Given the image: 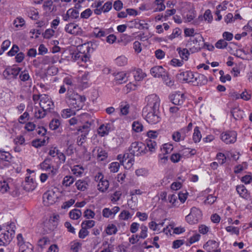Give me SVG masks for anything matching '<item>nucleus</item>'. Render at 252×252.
Masks as SVG:
<instances>
[{
    "label": "nucleus",
    "instance_id": "2f4dec72",
    "mask_svg": "<svg viewBox=\"0 0 252 252\" xmlns=\"http://www.w3.org/2000/svg\"><path fill=\"white\" fill-rule=\"evenodd\" d=\"M180 108L181 106H173L169 108V112L171 119L175 120L180 117L181 114Z\"/></svg>",
    "mask_w": 252,
    "mask_h": 252
},
{
    "label": "nucleus",
    "instance_id": "c03bdc74",
    "mask_svg": "<svg viewBox=\"0 0 252 252\" xmlns=\"http://www.w3.org/2000/svg\"><path fill=\"white\" fill-rule=\"evenodd\" d=\"M164 0H155L154 2V7L155 11H163L165 8Z\"/></svg>",
    "mask_w": 252,
    "mask_h": 252
},
{
    "label": "nucleus",
    "instance_id": "bf43d9fd",
    "mask_svg": "<svg viewBox=\"0 0 252 252\" xmlns=\"http://www.w3.org/2000/svg\"><path fill=\"white\" fill-rule=\"evenodd\" d=\"M74 182V178L70 175L65 176L62 181V185L64 187L70 186Z\"/></svg>",
    "mask_w": 252,
    "mask_h": 252
},
{
    "label": "nucleus",
    "instance_id": "f704fd0d",
    "mask_svg": "<svg viewBox=\"0 0 252 252\" xmlns=\"http://www.w3.org/2000/svg\"><path fill=\"white\" fill-rule=\"evenodd\" d=\"M146 146L147 149V152H149L151 154L155 153L157 149V142L154 140L146 139Z\"/></svg>",
    "mask_w": 252,
    "mask_h": 252
},
{
    "label": "nucleus",
    "instance_id": "09e8293b",
    "mask_svg": "<svg viewBox=\"0 0 252 252\" xmlns=\"http://www.w3.org/2000/svg\"><path fill=\"white\" fill-rule=\"evenodd\" d=\"M76 111L70 107L69 108L64 109L62 110L61 115L63 118L66 119L70 116L75 115Z\"/></svg>",
    "mask_w": 252,
    "mask_h": 252
},
{
    "label": "nucleus",
    "instance_id": "39448f33",
    "mask_svg": "<svg viewBox=\"0 0 252 252\" xmlns=\"http://www.w3.org/2000/svg\"><path fill=\"white\" fill-rule=\"evenodd\" d=\"M142 115L147 122L151 125L156 124L161 120L159 110H147L145 112L143 109Z\"/></svg>",
    "mask_w": 252,
    "mask_h": 252
},
{
    "label": "nucleus",
    "instance_id": "58836bf2",
    "mask_svg": "<svg viewBox=\"0 0 252 252\" xmlns=\"http://www.w3.org/2000/svg\"><path fill=\"white\" fill-rule=\"evenodd\" d=\"M112 6V2H110V1H107V2H105L104 4V5L102 6L101 10L96 9L95 11V14L100 15L102 12H103V13L108 12L111 9Z\"/></svg>",
    "mask_w": 252,
    "mask_h": 252
},
{
    "label": "nucleus",
    "instance_id": "1a4fd4ad",
    "mask_svg": "<svg viewBox=\"0 0 252 252\" xmlns=\"http://www.w3.org/2000/svg\"><path fill=\"white\" fill-rule=\"evenodd\" d=\"M58 195L56 191L51 189L47 191L43 195V203L46 206L54 204L57 200Z\"/></svg>",
    "mask_w": 252,
    "mask_h": 252
},
{
    "label": "nucleus",
    "instance_id": "6ab92c4d",
    "mask_svg": "<svg viewBox=\"0 0 252 252\" xmlns=\"http://www.w3.org/2000/svg\"><path fill=\"white\" fill-rule=\"evenodd\" d=\"M37 183L36 182L34 176H27L25 179L24 185L25 189L28 191H31L35 189Z\"/></svg>",
    "mask_w": 252,
    "mask_h": 252
},
{
    "label": "nucleus",
    "instance_id": "20e7f679",
    "mask_svg": "<svg viewBox=\"0 0 252 252\" xmlns=\"http://www.w3.org/2000/svg\"><path fill=\"white\" fill-rule=\"evenodd\" d=\"M202 213L201 210L195 207L190 210L189 214L185 217L186 221L190 225L195 224L201 220Z\"/></svg>",
    "mask_w": 252,
    "mask_h": 252
},
{
    "label": "nucleus",
    "instance_id": "052dcab7",
    "mask_svg": "<svg viewBox=\"0 0 252 252\" xmlns=\"http://www.w3.org/2000/svg\"><path fill=\"white\" fill-rule=\"evenodd\" d=\"M81 211L79 209H74L71 210L69 212V217L72 220H78L81 217Z\"/></svg>",
    "mask_w": 252,
    "mask_h": 252
},
{
    "label": "nucleus",
    "instance_id": "72a5a7b5",
    "mask_svg": "<svg viewBox=\"0 0 252 252\" xmlns=\"http://www.w3.org/2000/svg\"><path fill=\"white\" fill-rule=\"evenodd\" d=\"M177 51L183 62L184 61H187L189 60L190 53L188 49L178 47L177 48Z\"/></svg>",
    "mask_w": 252,
    "mask_h": 252
},
{
    "label": "nucleus",
    "instance_id": "774afa93",
    "mask_svg": "<svg viewBox=\"0 0 252 252\" xmlns=\"http://www.w3.org/2000/svg\"><path fill=\"white\" fill-rule=\"evenodd\" d=\"M25 24L24 19L20 17H17L13 21V24L15 28L20 29Z\"/></svg>",
    "mask_w": 252,
    "mask_h": 252
},
{
    "label": "nucleus",
    "instance_id": "4c0bfd02",
    "mask_svg": "<svg viewBox=\"0 0 252 252\" xmlns=\"http://www.w3.org/2000/svg\"><path fill=\"white\" fill-rule=\"evenodd\" d=\"M90 62V56L87 54H82L80 60L77 62L80 66L87 68L88 66V63Z\"/></svg>",
    "mask_w": 252,
    "mask_h": 252
},
{
    "label": "nucleus",
    "instance_id": "c85d7f7f",
    "mask_svg": "<svg viewBox=\"0 0 252 252\" xmlns=\"http://www.w3.org/2000/svg\"><path fill=\"white\" fill-rule=\"evenodd\" d=\"M115 82L116 84H121L127 81L128 77L126 71H120L114 74Z\"/></svg>",
    "mask_w": 252,
    "mask_h": 252
},
{
    "label": "nucleus",
    "instance_id": "69168bd1",
    "mask_svg": "<svg viewBox=\"0 0 252 252\" xmlns=\"http://www.w3.org/2000/svg\"><path fill=\"white\" fill-rule=\"evenodd\" d=\"M134 162V159L133 157L132 156H129L128 154V157L126 158V161L125 162L124 164H123V165L124 166L125 168L129 169L132 166Z\"/></svg>",
    "mask_w": 252,
    "mask_h": 252
},
{
    "label": "nucleus",
    "instance_id": "de8ad7c7",
    "mask_svg": "<svg viewBox=\"0 0 252 252\" xmlns=\"http://www.w3.org/2000/svg\"><path fill=\"white\" fill-rule=\"evenodd\" d=\"M71 171L75 176L80 177L84 173V168L82 166L76 165L72 167Z\"/></svg>",
    "mask_w": 252,
    "mask_h": 252
},
{
    "label": "nucleus",
    "instance_id": "e2e57ef3",
    "mask_svg": "<svg viewBox=\"0 0 252 252\" xmlns=\"http://www.w3.org/2000/svg\"><path fill=\"white\" fill-rule=\"evenodd\" d=\"M129 106L126 102H122L120 105V112L122 115H126L129 112Z\"/></svg>",
    "mask_w": 252,
    "mask_h": 252
},
{
    "label": "nucleus",
    "instance_id": "ea45409f",
    "mask_svg": "<svg viewBox=\"0 0 252 252\" xmlns=\"http://www.w3.org/2000/svg\"><path fill=\"white\" fill-rule=\"evenodd\" d=\"M173 149V144L170 142L164 143L161 147V151L164 155L171 153Z\"/></svg>",
    "mask_w": 252,
    "mask_h": 252
},
{
    "label": "nucleus",
    "instance_id": "f03ea898",
    "mask_svg": "<svg viewBox=\"0 0 252 252\" xmlns=\"http://www.w3.org/2000/svg\"><path fill=\"white\" fill-rule=\"evenodd\" d=\"M68 95V104L70 107L74 109L76 111L82 109L84 103L86 100V97L84 95H81L76 93H72Z\"/></svg>",
    "mask_w": 252,
    "mask_h": 252
},
{
    "label": "nucleus",
    "instance_id": "49530a36",
    "mask_svg": "<svg viewBox=\"0 0 252 252\" xmlns=\"http://www.w3.org/2000/svg\"><path fill=\"white\" fill-rule=\"evenodd\" d=\"M132 216L133 214L128 211L124 210L121 212L118 218L120 220H128L132 218Z\"/></svg>",
    "mask_w": 252,
    "mask_h": 252
},
{
    "label": "nucleus",
    "instance_id": "423d86ee",
    "mask_svg": "<svg viewBox=\"0 0 252 252\" xmlns=\"http://www.w3.org/2000/svg\"><path fill=\"white\" fill-rule=\"evenodd\" d=\"M129 150L130 153L135 156H143L147 153L145 144L140 141L132 142Z\"/></svg>",
    "mask_w": 252,
    "mask_h": 252
},
{
    "label": "nucleus",
    "instance_id": "5fc2aeb1",
    "mask_svg": "<svg viewBox=\"0 0 252 252\" xmlns=\"http://www.w3.org/2000/svg\"><path fill=\"white\" fill-rule=\"evenodd\" d=\"M50 243V239L46 237H43L38 241L37 245L39 247L43 249H44L47 245H49Z\"/></svg>",
    "mask_w": 252,
    "mask_h": 252
},
{
    "label": "nucleus",
    "instance_id": "7c9ffc66",
    "mask_svg": "<svg viewBox=\"0 0 252 252\" xmlns=\"http://www.w3.org/2000/svg\"><path fill=\"white\" fill-rule=\"evenodd\" d=\"M195 73L191 71H186L181 72L180 76L183 80L187 83H191L193 84Z\"/></svg>",
    "mask_w": 252,
    "mask_h": 252
},
{
    "label": "nucleus",
    "instance_id": "338daca9",
    "mask_svg": "<svg viewBox=\"0 0 252 252\" xmlns=\"http://www.w3.org/2000/svg\"><path fill=\"white\" fill-rule=\"evenodd\" d=\"M138 236L141 239H145L148 236V227L145 225L140 226V232Z\"/></svg>",
    "mask_w": 252,
    "mask_h": 252
},
{
    "label": "nucleus",
    "instance_id": "a878e982",
    "mask_svg": "<svg viewBox=\"0 0 252 252\" xmlns=\"http://www.w3.org/2000/svg\"><path fill=\"white\" fill-rule=\"evenodd\" d=\"M211 192V189L209 188H208L201 192V195L206 197V199L204 201L205 204H212L216 201L217 199V197L216 196L210 194Z\"/></svg>",
    "mask_w": 252,
    "mask_h": 252
},
{
    "label": "nucleus",
    "instance_id": "b1692460",
    "mask_svg": "<svg viewBox=\"0 0 252 252\" xmlns=\"http://www.w3.org/2000/svg\"><path fill=\"white\" fill-rule=\"evenodd\" d=\"M94 44L90 41L85 42L78 46V50L82 54L89 55L94 51Z\"/></svg>",
    "mask_w": 252,
    "mask_h": 252
},
{
    "label": "nucleus",
    "instance_id": "cd10ccee",
    "mask_svg": "<svg viewBox=\"0 0 252 252\" xmlns=\"http://www.w3.org/2000/svg\"><path fill=\"white\" fill-rule=\"evenodd\" d=\"M208 79L206 76L202 74L195 73L193 85L195 86L204 85L207 83Z\"/></svg>",
    "mask_w": 252,
    "mask_h": 252
},
{
    "label": "nucleus",
    "instance_id": "f8f14e48",
    "mask_svg": "<svg viewBox=\"0 0 252 252\" xmlns=\"http://www.w3.org/2000/svg\"><path fill=\"white\" fill-rule=\"evenodd\" d=\"M18 245L19 247V252H33V247L29 242H25L22 234H18L17 236Z\"/></svg>",
    "mask_w": 252,
    "mask_h": 252
},
{
    "label": "nucleus",
    "instance_id": "f257e3e1",
    "mask_svg": "<svg viewBox=\"0 0 252 252\" xmlns=\"http://www.w3.org/2000/svg\"><path fill=\"white\" fill-rule=\"evenodd\" d=\"M15 229L13 222H8L0 226V246L9 244L14 237Z\"/></svg>",
    "mask_w": 252,
    "mask_h": 252
},
{
    "label": "nucleus",
    "instance_id": "f3484780",
    "mask_svg": "<svg viewBox=\"0 0 252 252\" xmlns=\"http://www.w3.org/2000/svg\"><path fill=\"white\" fill-rule=\"evenodd\" d=\"M64 30L66 32L74 35H79L82 32L81 27L75 23H70L66 24Z\"/></svg>",
    "mask_w": 252,
    "mask_h": 252
},
{
    "label": "nucleus",
    "instance_id": "7ed1b4c3",
    "mask_svg": "<svg viewBox=\"0 0 252 252\" xmlns=\"http://www.w3.org/2000/svg\"><path fill=\"white\" fill-rule=\"evenodd\" d=\"M146 106L143 108L145 112L147 110H159L160 104L159 97L156 94H152L147 96L145 98Z\"/></svg>",
    "mask_w": 252,
    "mask_h": 252
},
{
    "label": "nucleus",
    "instance_id": "6e6d98bb",
    "mask_svg": "<svg viewBox=\"0 0 252 252\" xmlns=\"http://www.w3.org/2000/svg\"><path fill=\"white\" fill-rule=\"evenodd\" d=\"M132 130L137 133L142 132L143 130L144 127L141 123L139 121H134L132 124Z\"/></svg>",
    "mask_w": 252,
    "mask_h": 252
},
{
    "label": "nucleus",
    "instance_id": "473e14b6",
    "mask_svg": "<svg viewBox=\"0 0 252 252\" xmlns=\"http://www.w3.org/2000/svg\"><path fill=\"white\" fill-rule=\"evenodd\" d=\"M236 191L240 196L244 199H248L250 197V193L246 187L243 185L237 186L236 187Z\"/></svg>",
    "mask_w": 252,
    "mask_h": 252
},
{
    "label": "nucleus",
    "instance_id": "4468645a",
    "mask_svg": "<svg viewBox=\"0 0 252 252\" xmlns=\"http://www.w3.org/2000/svg\"><path fill=\"white\" fill-rule=\"evenodd\" d=\"M169 99L174 105L181 106L186 100L185 94L180 92H176L169 95Z\"/></svg>",
    "mask_w": 252,
    "mask_h": 252
},
{
    "label": "nucleus",
    "instance_id": "4be33fe9",
    "mask_svg": "<svg viewBox=\"0 0 252 252\" xmlns=\"http://www.w3.org/2000/svg\"><path fill=\"white\" fill-rule=\"evenodd\" d=\"M79 10L71 8L67 10L66 13L62 15L63 19L64 21H68L70 20L76 19L79 17Z\"/></svg>",
    "mask_w": 252,
    "mask_h": 252
},
{
    "label": "nucleus",
    "instance_id": "79ce46f5",
    "mask_svg": "<svg viewBox=\"0 0 252 252\" xmlns=\"http://www.w3.org/2000/svg\"><path fill=\"white\" fill-rule=\"evenodd\" d=\"M202 138V135L198 126H195L192 135V140L195 143H199Z\"/></svg>",
    "mask_w": 252,
    "mask_h": 252
},
{
    "label": "nucleus",
    "instance_id": "37998d69",
    "mask_svg": "<svg viewBox=\"0 0 252 252\" xmlns=\"http://www.w3.org/2000/svg\"><path fill=\"white\" fill-rule=\"evenodd\" d=\"M108 157L107 153L102 148H98L97 149L96 158L98 160L103 161L105 160Z\"/></svg>",
    "mask_w": 252,
    "mask_h": 252
},
{
    "label": "nucleus",
    "instance_id": "a19ab883",
    "mask_svg": "<svg viewBox=\"0 0 252 252\" xmlns=\"http://www.w3.org/2000/svg\"><path fill=\"white\" fill-rule=\"evenodd\" d=\"M42 36L44 39H49L52 38L56 37L57 34L55 31L52 28L46 29L43 33Z\"/></svg>",
    "mask_w": 252,
    "mask_h": 252
},
{
    "label": "nucleus",
    "instance_id": "e433bc0d",
    "mask_svg": "<svg viewBox=\"0 0 252 252\" xmlns=\"http://www.w3.org/2000/svg\"><path fill=\"white\" fill-rule=\"evenodd\" d=\"M218 247V244L214 240H209L203 246L204 249L208 252H212Z\"/></svg>",
    "mask_w": 252,
    "mask_h": 252
},
{
    "label": "nucleus",
    "instance_id": "dca6fc26",
    "mask_svg": "<svg viewBox=\"0 0 252 252\" xmlns=\"http://www.w3.org/2000/svg\"><path fill=\"white\" fill-rule=\"evenodd\" d=\"M89 72L87 71L85 72L81 77L77 78L78 88L84 89L89 87L91 84Z\"/></svg>",
    "mask_w": 252,
    "mask_h": 252
},
{
    "label": "nucleus",
    "instance_id": "c9c22d12",
    "mask_svg": "<svg viewBox=\"0 0 252 252\" xmlns=\"http://www.w3.org/2000/svg\"><path fill=\"white\" fill-rule=\"evenodd\" d=\"M19 78L22 82H27L28 83L31 85L32 79L29 74V71L27 69H24L19 73Z\"/></svg>",
    "mask_w": 252,
    "mask_h": 252
},
{
    "label": "nucleus",
    "instance_id": "13d9d810",
    "mask_svg": "<svg viewBox=\"0 0 252 252\" xmlns=\"http://www.w3.org/2000/svg\"><path fill=\"white\" fill-rule=\"evenodd\" d=\"M115 63L119 66H125L127 63V59L125 56H120L115 59Z\"/></svg>",
    "mask_w": 252,
    "mask_h": 252
},
{
    "label": "nucleus",
    "instance_id": "864d4df0",
    "mask_svg": "<svg viewBox=\"0 0 252 252\" xmlns=\"http://www.w3.org/2000/svg\"><path fill=\"white\" fill-rule=\"evenodd\" d=\"M75 185L78 190L81 191H84L87 189L88 187V184L86 181L82 180H79L77 181Z\"/></svg>",
    "mask_w": 252,
    "mask_h": 252
},
{
    "label": "nucleus",
    "instance_id": "603ef678",
    "mask_svg": "<svg viewBox=\"0 0 252 252\" xmlns=\"http://www.w3.org/2000/svg\"><path fill=\"white\" fill-rule=\"evenodd\" d=\"M145 76V73L140 68L137 69L134 73V77L136 81L142 80Z\"/></svg>",
    "mask_w": 252,
    "mask_h": 252
},
{
    "label": "nucleus",
    "instance_id": "9d476101",
    "mask_svg": "<svg viewBox=\"0 0 252 252\" xmlns=\"http://www.w3.org/2000/svg\"><path fill=\"white\" fill-rule=\"evenodd\" d=\"M21 68L13 65L6 67L3 72V77L7 79L16 78L21 71Z\"/></svg>",
    "mask_w": 252,
    "mask_h": 252
},
{
    "label": "nucleus",
    "instance_id": "aec40b11",
    "mask_svg": "<svg viewBox=\"0 0 252 252\" xmlns=\"http://www.w3.org/2000/svg\"><path fill=\"white\" fill-rule=\"evenodd\" d=\"M48 154L53 158L57 157L59 159L60 164L63 163L65 161V155L63 153L60 152L57 147H51L49 149Z\"/></svg>",
    "mask_w": 252,
    "mask_h": 252
},
{
    "label": "nucleus",
    "instance_id": "3c124183",
    "mask_svg": "<svg viewBox=\"0 0 252 252\" xmlns=\"http://www.w3.org/2000/svg\"><path fill=\"white\" fill-rule=\"evenodd\" d=\"M11 158V155L8 152L5 151L3 150H0V159L4 162L8 163L9 162Z\"/></svg>",
    "mask_w": 252,
    "mask_h": 252
},
{
    "label": "nucleus",
    "instance_id": "412c9836",
    "mask_svg": "<svg viewBox=\"0 0 252 252\" xmlns=\"http://www.w3.org/2000/svg\"><path fill=\"white\" fill-rule=\"evenodd\" d=\"M113 124L111 123L102 124L97 129L98 134L101 137L107 135L109 132L113 129Z\"/></svg>",
    "mask_w": 252,
    "mask_h": 252
},
{
    "label": "nucleus",
    "instance_id": "6e6552de",
    "mask_svg": "<svg viewBox=\"0 0 252 252\" xmlns=\"http://www.w3.org/2000/svg\"><path fill=\"white\" fill-rule=\"evenodd\" d=\"M41 169L43 171H48L49 174L52 176L56 175L58 172L59 166H54L52 164L51 159L46 158L39 164Z\"/></svg>",
    "mask_w": 252,
    "mask_h": 252
},
{
    "label": "nucleus",
    "instance_id": "0e129e2a",
    "mask_svg": "<svg viewBox=\"0 0 252 252\" xmlns=\"http://www.w3.org/2000/svg\"><path fill=\"white\" fill-rule=\"evenodd\" d=\"M46 143V140L45 138L36 139L33 140L32 142V145L35 148H38L45 145Z\"/></svg>",
    "mask_w": 252,
    "mask_h": 252
},
{
    "label": "nucleus",
    "instance_id": "4d7b16f0",
    "mask_svg": "<svg viewBox=\"0 0 252 252\" xmlns=\"http://www.w3.org/2000/svg\"><path fill=\"white\" fill-rule=\"evenodd\" d=\"M203 39V37L199 33L196 34L194 37L189 38L188 41L186 46L189 47L191 45V43L193 44H196L199 41H200Z\"/></svg>",
    "mask_w": 252,
    "mask_h": 252
},
{
    "label": "nucleus",
    "instance_id": "bb28decb",
    "mask_svg": "<svg viewBox=\"0 0 252 252\" xmlns=\"http://www.w3.org/2000/svg\"><path fill=\"white\" fill-rule=\"evenodd\" d=\"M112 31L111 29H103L98 27L94 29L93 34L96 38H102L110 34Z\"/></svg>",
    "mask_w": 252,
    "mask_h": 252
},
{
    "label": "nucleus",
    "instance_id": "c756f323",
    "mask_svg": "<svg viewBox=\"0 0 252 252\" xmlns=\"http://www.w3.org/2000/svg\"><path fill=\"white\" fill-rule=\"evenodd\" d=\"M164 221H162L159 223H157L155 221H152L148 224L149 228L156 233H160L162 232V229L164 225Z\"/></svg>",
    "mask_w": 252,
    "mask_h": 252
},
{
    "label": "nucleus",
    "instance_id": "ddd939ff",
    "mask_svg": "<svg viewBox=\"0 0 252 252\" xmlns=\"http://www.w3.org/2000/svg\"><path fill=\"white\" fill-rule=\"evenodd\" d=\"M91 123L88 122L80 126L78 131L81 133V135L78 137L77 143L78 145H82L86 140V136L90 130Z\"/></svg>",
    "mask_w": 252,
    "mask_h": 252
},
{
    "label": "nucleus",
    "instance_id": "393cba45",
    "mask_svg": "<svg viewBox=\"0 0 252 252\" xmlns=\"http://www.w3.org/2000/svg\"><path fill=\"white\" fill-rule=\"evenodd\" d=\"M147 25L145 21L138 19L127 22V26L130 29L135 28L141 30L146 28Z\"/></svg>",
    "mask_w": 252,
    "mask_h": 252
},
{
    "label": "nucleus",
    "instance_id": "a18cd8bd",
    "mask_svg": "<svg viewBox=\"0 0 252 252\" xmlns=\"http://www.w3.org/2000/svg\"><path fill=\"white\" fill-rule=\"evenodd\" d=\"M105 231L107 235H111L115 234L118 231V229L115 224L109 223L105 227Z\"/></svg>",
    "mask_w": 252,
    "mask_h": 252
},
{
    "label": "nucleus",
    "instance_id": "8fccbe9b",
    "mask_svg": "<svg viewBox=\"0 0 252 252\" xmlns=\"http://www.w3.org/2000/svg\"><path fill=\"white\" fill-rule=\"evenodd\" d=\"M172 139L176 142H179L185 140V136L180 131H174L172 134Z\"/></svg>",
    "mask_w": 252,
    "mask_h": 252
},
{
    "label": "nucleus",
    "instance_id": "a211bd4d",
    "mask_svg": "<svg viewBox=\"0 0 252 252\" xmlns=\"http://www.w3.org/2000/svg\"><path fill=\"white\" fill-rule=\"evenodd\" d=\"M63 84L68 86V93L70 89H76L78 88L77 78L71 75H67L63 79Z\"/></svg>",
    "mask_w": 252,
    "mask_h": 252
},
{
    "label": "nucleus",
    "instance_id": "9b49d317",
    "mask_svg": "<svg viewBox=\"0 0 252 252\" xmlns=\"http://www.w3.org/2000/svg\"><path fill=\"white\" fill-rule=\"evenodd\" d=\"M237 134L235 131H226L220 134L221 140L226 144L234 143L237 140Z\"/></svg>",
    "mask_w": 252,
    "mask_h": 252
},
{
    "label": "nucleus",
    "instance_id": "680f3d73",
    "mask_svg": "<svg viewBox=\"0 0 252 252\" xmlns=\"http://www.w3.org/2000/svg\"><path fill=\"white\" fill-rule=\"evenodd\" d=\"M120 167V164L117 161H114L108 165V168L111 173L117 172Z\"/></svg>",
    "mask_w": 252,
    "mask_h": 252
},
{
    "label": "nucleus",
    "instance_id": "0eeeda50",
    "mask_svg": "<svg viewBox=\"0 0 252 252\" xmlns=\"http://www.w3.org/2000/svg\"><path fill=\"white\" fill-rule=\"evenodd\" d=\"M94 181L97 183V189L101 192H106L109 187V182L104 178L101 172L97 173L94 176Z\"/></svg>",
    "mask_w": 252,
    "mask_h": 252
},
{
    "label": "nucleus",
    "instance_id": "5701e85b",
    "mask_svg": "<svg viewBox=\"0 0 252 252\" xmlns=\"http://www.w3.org/2000/svg\"><path fill=\"white\" fill-rule=\"evenodd\" d=\"M150 72L153 76L157 78L165 77V74L167 72L166 70L160 65L155 66L152 67L150 70Z\"/></svg>",
    "mask_w": 252,
    "mask_h": 252
},
{
    "label": "nucleus",
    "instance_id": "2eb2a0df",
    "mask_svg": "<svg viewBox=\"0 0 252 252\" xmlns=\"http://www.w3.org/2000/svg\"><path fill=\"white\" fill-rule=\"evenodd\" d=\"M39 105L44 110H50L54 108V102L49 96L45 94L40 95Z\"/></svg>",
    "mask_w": 252,
    "mask_h": 252
}]
</instances>
